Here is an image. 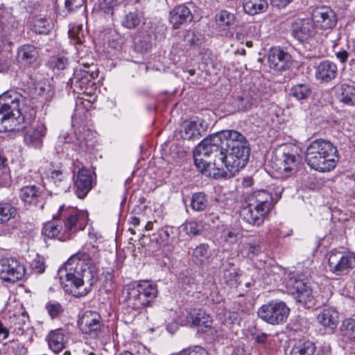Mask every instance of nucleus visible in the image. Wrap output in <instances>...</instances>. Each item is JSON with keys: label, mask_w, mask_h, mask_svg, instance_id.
<instances>
[{"label": "nucleus", "mask_w": 355, "mask_h": 355, "mask_svg": "<svg viewBox=\"0 0 355 355\" xmlns=\"http://www.w3.org/2000/svg\"><path fill=\"white\" fill-rule=\"evenodd\" d=\"M58 276L67 292L76 297H83L91 291L94 266L73 255L59 268Z\"/></svg>", "instance_id": "1"}, {"label": "nucleus", "mask_w": 355, "mask_h": 355, "mask_svg": "<svg viewBox=\"0 0 355 355\" xmlns=\"http://www.w3.org/2000/svg\"><path fill=\"white\" fill-rule=\"evenodd\" d=\"M24 101L22 95L14 90L0 96V132L20 131L31 123L32 117L26 118L20 107Z\"/></svg>", "instance_id": "2"}, {"label": "nucleus", "mask_w": 355, "mask_h": 355, "mask_svg": "<svg viewBox=\"0 0 355 355\" xmlns=\"http://www.w3.org/2000/svg\"><path fill=\"white\" fill-rule=\"evenodd\" d=\"M338 157V150L331 142L319 139L307 146L305 162L315 171L327 172L336 167Z\"/></svg>", "instance_id": "3"}, {"label": "nucleus", "mask_w": 355, "mask_h": 355, "mask_svg": "<svg viewBox=\"0 0 355 355\" xmlns=\"http://www.w3.org/2000/svg\"><path fill=\"white\" fill-rule=\"evenodd\" d=\"M157 292L155 284L148 281L135 282L124 286L123 295L128 306L139 310L150 306L157 297Z\"/></svg>", "instance_id": "4"}, {"label": "nucleus", "mask_w": 355, "mask_h": 355, "mask_svg": "<svg viewBox=\"0 0 355 355\" xmlns=\"http://www.w3.org/2000/svg\"><path fill=\"white\" fill-rule=\"evenodd\" d=\"M248 207L243 209V214H250V218H245V222H255L264 216L270 210L272 204V197L267 190L254 191L245 198Z\"/></svg>", "instance_id": "5"}, {"label": "nucleus", "mask_w": 355, "mask_h": 355, "mask_svg": "<svg viewBox=\"0 0 355 355\" xmlns=\"http://www.w3.org/2000/svg\"><path fill=\"white\" fill-rule=\"evenodd\" d=\"M203 144L207 149L206 151L202 150V153L208 155V159H211L212 170L216 171L214 175L220 178L219 173L225 171L227 149L216 133L205 138Z\"/></svg>", "instance_id": "6"}, {"label": "nucleus", "mask_w": 355, "mask_h": 355, "mask_svg": "<svg viewBox=\"0 0 355 355\" xmlns=\"http://www.w3.org/2000/svg\"><path fill=\"white\" fill-rule=\"evenodd\" d=\"M287 287L290 293L294 295L295 300L307 309L320 306L324 304L323 301H320L321 296L313 293L308 282L295 276L290 278Z\"/></svg>", "instance_id": "7"}, {"label": "nucleus", "mask_w": 355, "mask_h": 355, "mask_svg": "<svg viewBox=\"0 0 355 355\" xmlns=\"http://www.w3.org/2000/svg\"><path fill=\"white\" fill-rule=\"evenodd\" d=\"M257 314L259 318L270 324H282L288 319L290 309L284 302L273 300L262 305Z\"/></svg>", "instance_id": "8"}, {"label": "nucleus", "mask_w": 355, "mask_h": 355, "mask_svg": "<svg viewBox=\"0 0 355 355\" xmlns=\"http://www.w3.org/2000/svg\"><path fill=\"white\" fill-rule=\"evenodd\" d=\"M78 327L83 334L92 338H100L103 333L104 325L101 315L94 311H86L79 318Z\"/></svg>", "instance_id": "9"}, {"label": "nucleus", "mask_w": 355, "mask_h": 355, "mask_svg": "<svg viewBox=\"0 0 355 355\" xmlns=\"http://www.w3.org/2000/svg\"><path fill=\"white\" fill-rule=\"evenodd\" d=\"M329 270L336 275H344L355 267V256L350 252L331 251L328 259Z\"/></svg>", "instance_id": "10"}, {"label": "nucleus", "mask_w": 355, "mask_h": 355, "mask_svg": "<svg viewBox=\"0 0 355 355\" xmlns=\"http://www.w3.org/2000/svg\"><path fill=\"white\" fill-rule=\"evenodd\" d=\"M26 274L25 266L15 258L0 259V279L4 282L15 283Z\"/></svg>", "instance_id": "11"}, {"label": "nucleus", "mask_w": 355, "mask_h": 355, "mask_svg": "<svg viewBox=\"0 0 355 355\" xmlns=\"http://www.w3.org/2000/svg\"><path fill=\"white\" fill-rule=\"evenodd\" d=\"M45 175L57 189V192H67L69 189L68 173L61 163H50L45 170Z\"/></svg>", "instance_id": "12"}, {"label": "nucleus", "mask_w": 355, "mask_h": 355, "mask_svg": "<svg viewBox=\"0 0 355 355\" xmlns=\"http://www.w3.org/2000/svg\"><path fill=\"white\" fill-rule=\"evenodd\" d=\"M98 75L96 65L94 63H82L79 69H76L73 78H71V84L76 88L85 92L84 89L89 85H92V80Z\"/></svg>", "instance_id": "13"}, {"label": "nucleus", "mask_w": 355, "mask_h": 355, "mask_svg": "<svg viewBox=\"0 0 355 355\" xmlns=\"http://www.w3.org/2000/svg\"><path fill=\"white\" fill-rule=\"evenodd\" d=\"M218 137H220L223 145L230 150L236 151L237 153H250V147L246 138L240 132L236 130H225L216 132Z\"/></svg>", "instance_id": "14"}, {"label": "nucleus", "mask_w": 355, "mask_h": 355, "mask_svg": "<svg viewBox=\"0 0 355 355\" xmlns=\"http://www.w3.org/2000/svg\"><path fill=\"white\" fill-rule=\"evenodd\" d=\"M297 163L296 155L285 148L276 155L275 160L272 162V166L283 177L287 178L296 172Z\"/></svg>", "instance_id": "15"}, {"label": "nucleus", "mask_w": 355, "mask_h": 355, "mask_svg": "<svg viewBox=\"0 0 355 355\" xmlns=\"http://www.w3.org/2000/svg\"><path fill=\"white\" fill-rule=\"evenodd\" d=\"M250 153H239L234 150H227L225 171L220 173V178L229 179L234 177L241 168H244L249 160Z\"/></svg>", "instance_id": "16"}, {"label": "nucleus", "mask_w": 355, "mask_h": 355, "mask_svg": "<svg viewBox=\"0 0 355 355\" xmlns=\"http://www.w3.org/2000/svg\"><path fill=\"white\" fill-rule=\"evenodd\" d=\"M292 35L300 42H309L316 37V30L309 19H296L291 23Z\"/></svg>", "instance_id": "17"}, {"label": "nucleus", "mask_w": 355, "mask_h": 355, "mask_svg": "<svg viewBox=\"0 0 355 355\" xmlns=\"http://www.w3.org/2000/svg\"><path fill=\"white\" fill-rule=\"evenodd\" d=\"M311 21L315 29L331 30L336 25L337 17L329 7L320 6L313 10Z\"/></svg>", "instance_id": "18"}, {"label": "nucleus", "mask_w": 355, "mask_h": 355, "mask_svg": "<svg viewBox=\"0 0 355 355\" xmlns=\"http://www.w3.org/2000/svg\"><path fill=\"white\" fill-rule=\"evenodd\" d=\"M179 323L181 325L189 326L197 329L198 332L205 333L211 327L212 320L209 315L199 310L193 312L187 311L184 318H180Z\"/></svg>", "instance_id": "19"}, {"label": "nucleus", "mask_w": 355, "mask_h": 355, "mask_svg": "<svg viewBox=\"0 0 355 355\" xmlns=\"http://www.w3.org/2000/svg\"><path fill=\"white\" fill-rule=\"evenodd\" d=\"M78 223H44L42 235L49 239L60 236L59 239H69L76 232Z\"/></svg>", "instance_id": "20"}, {"label": "nucleus", "mask_w": 355, "mask_h": 355, "mask_svg": "<svg viewBox=\"0 0 355 355\" xmlns=\"http://www.w3.org/2000/svg\"><path fill=\"white\" fill-rule=\"evenodd\" d=\"M207 123L204 120L184 121L180 130L182 139L189 141L199 140L206 132Z\"/></svg>", "instance_id": "21"}, {"label": "nucleus", "mask_w": 355, "mask_h": 355, "mask_svg": "<svg viewBox=\"0 0 355 355\" xmlns=\"http://www.w3.org/2000/svg\"><path fill=\"white\" fill-rule=\"evenodd\" d=\"M291 55L280 48H271L268 55V62L270 69L276 71H282L290 68Z\"/></svg>", "instance_id": "22"}, {"label": "nucleus", "mask_w": 355, "mask_h": 355, "mask_svg": "<svg viewBox=\"0 0 355 355\" xmlns=\"http://www.w3.org/2000/svg\"><path fill=\"white\" fill-rule=\"evenodd\" d=\"M76 193L79 198H84L93 187L92 172L85 168H80L75 179Z\"/></svg>", "instance_id": "23"}, {"label": "nucleus", "mask_w": 355, "mask_h": 355, "mask_svg": "<svg viewBox=\"0 0 355 355\" xmlns=\"http://www.w3.org/2000/svg\"><path fill=\"white\" fill-rule=\"evenodd\" d=\"M46 133V128L44 124L37 123L26 132L24 135V142L31 148L41 149Z\"/></svg>", "instance_id": "24"}, {"label": "nucleus", "mask_w": 355, "mask_h": 355, "mask_svg": "<svg viewBox=\"0 0 355 355\" xmlns=\"http://www.w3.org/2000/svg\"><path fill=\"white\" fill-rule=\"evenodd\" d=\"M192 19V12L184 4L175 6L169 12V22L175 29L191 21Z\"/></svg>", "instance_id": "25"}, {"label": "nucleus", "mask_w": 355, "mask_h": 355, "mask_svg": "<svg viewBox=\"0 0 355 355\" xmlns=\"http://www.w3.org/2000/svg\"><path fill=\"white\" fill-rule=\"evenodd\" d=\"M337 70V66L335 63L324 60L316 67L315 77L319 80L328 83L336 78Z\"/></svg>", "instance_id": "26"}, {"label": "nucleus", "mask_w": 355, "mask_h": 355, "mask_svg": "<svg viewBox=\"0 0 355 355\" xmlns=\"http://www.w3.org/2000/svg\"><path fill=\"white\" fill-rule=\"evenodd\" d=\"M336 97L344 105L355 106L354 84L342 83L336 89Z\"/></svg>", "instance_id": "27"}, {"label": "nucleus", "mask_w": 355, "mask_h": 355, "mask_svg": "<svg viewBox=\"0 0 355 355\" xmlns=\"http://www.w3.org/2000/svg\"><path fill=\"white\" fill-rule=\"evenodd\" d=\"M49 348L55 354L60 352L65 347L64 330L57 329L49 332L46 337Z\"/></svg>", "instance_id": "28"}, {"label": "nucleus", "mask_w": 355, "mask_h": 355, "mask_svg": "<svg viewBox=\"0 0 355 355\" xmlns=\"http://www.w3.org/2000/svg\"><path fill=\"white\" fill-rule=\"evenodd\" d=\"M312 94L313 87L309 83L295 84L290 90V96L301 103L306 102L311 97Z\"/></svg>", "instance_id": "29"}, {"label": "nucleus", "mask_w": 355, "mask_h": 355, "mask_svg": "<svg viewBox=\"0 0 355 355\" xmlns=\"http://www.w3.org/2000/svg\"><path fill=\"white\" fill-rule=\"evenodd\" d=\"M19 198L24 202L34 205H37L42 199L40 188L35 185L22 187L19 191Z\"/></svg>", "instance_id": "30"}, {"label": "nucleus", "mask_w": 355, "mask_h": 355, "mask_svg": "<svg viewBox=\"0 0 355 355\" xmlns=\"http://www.w3.org/2000/svg\"><path fill=\"white\" fill-rule=\"evenodd\" d=\"M206 151V146L203 144V140L193 150V159L197 168L203 172L207 168L212 169L211 159H208V155L202 153V148Z\"/></svg>", "instance_id": "31"}, {"label": "nucleus", "mask_w": 355, "mask_h": 355, "mask_svg": "<svg viewBox=\"0 0 355 355\" xmlns=\"http://www.w3.org/2000/svg\"><path fill=\"white\" fill-rule=\"evenodd\" d=\"M39 53L32 45H23L18 50V60L24 65H30L37 59Z\"/></svg>", "instance_id": "32"}, {"label": "nucleus", "mask_w": 355, "mask_h": 355, "mask_svg": "<svg viewBox=\"0 0 355 355\" xmlns=\"http://www.w3.org/2000/svg\"><path fill=\"white\" fill-rule=\"evenodd\" d=\"M317 319L324 327L333 329L337 326L338 314L334 309L327 308L318 314Z\"/></svg>", "instance_id": "33"}, {"label": "nucleus", "mask_w": 355, "mask_h": 355, "mask_svg": "<svg viewBox=\"0 0 355 355\" xmlns=\"http://www.w3.org/2000/svg\"><path fill=\"white\" fill-rule=\"evenodd\" d=\"M243 7L246 14L255 15L265 12L268 8V3L267 0H243Z\"/></svg>", "instance_id": "34"}, {"label": "nucleus", "mask_w": 355, "mask_h": 355, "mask_svg": "<svg viewBox=\"0 0 355 355\" xmlns=\"http://www.w3.org/2000/svg\"><path fill=\"white\" fill-rule=\"evenodd\" d=\"M315 352V344L308 340H299L293 345L291 355H314Z\"/></svg>", "instance_id": "35"}, {"label": "nucleus", "mask_w": 355, "mask_h": 355, "mask_svg": "<svg viewBox=\"0 0 355 355\" xmlns=\"http://www.w3.org/2000/svg\"><path fill=\"white\" fill-rule=\"evenodd\" d=\"M257 102L256 98L248 92H243L241 95L234 98L232 102V106L238 111L248 110Z\"/></svg>", "instance_id": "36"}, {"label": "nucleus", "mask_w": 355, "mask_h": 355, "mask_svg": "<svg viewBox=\"0 0 355 355\" xmlns=\"http://www.w3.org/2000/svg\"><path fill=\"white\" fill-rule=\"evenodd\" d=\"M75 256L85 260L86 263H91V266H93L99 259V250L96 245L86 244L82 250Z\"/></svg>", "instance_id": "37"}, {"label": "nucleus", "mask_w": 355, "mask_h": 355, "mask_svg": "<svg viewBox=\"0 0 355 355\" xmlns=\"http://www.w3.org/2000/svg\"><path fill=\"white\" fill-rule=\"evenodd\" d=\"M215 21L218 27L225 29L234 24L235 15L227 10H222L216 15Z\"/></svg>", "instance_id": "38"}, {"label": "nucleus", "mask_w": 355, "mask_h": 355, "mask_svg": "<svg viewBox=\"0 0 355 355\" xmlns=\"http://www.w3.org/2000/svg\"><path fill=\"white\" fill-rule=\"evenodd\" d=\"M20 218L17 209L8 203L0 204V222H8Z\"/></svg>", "instance_id": "39"}, {"label": "nucleus", "mask_w": 355, "mask_h": 355, "mask_svg": "<svg viewBox=\"0 0 355 355\" xmlns=\"http://www.w3.org/2000/svg\"><path fill=\"white\" fill-rule=\"evenodd\" d=\"M340 330L345 342H355V320L352 318L344 320Z\"/></svg>", "instance_id": "40"}, {"label": "nucleus", "mask_w": 355, "mask_h": 355, "mask_svg": "<svg viewBox=\"0 0 355 355\" xmlns=\"http://www.w3.org/2000/svg\"><path fill=\"white\" fill-rule=\"evenodd\" d=\"M76 210L69 207L61 206L56 214L53 216V220H63L66 222H76Z\"/></svg>", "instance_id": "41"}, {"label": "nucleus", "mask_w": 355, "mask_h": 355, "mask_svg": "<svg viewBox=\"0 0 355 355\" xmlns=\"http://www.w3.org/2000/svg\"><path fill=\"white\" fill-rule=\"evenodd\" d=\"M209 257V246L207 244H201L193 250V260L196 264H202Z\"/></svg>", "instance_id": "42"}, {"label": "nucleus", "mask_w": 355, "mask_h": 355, "mask_svg": "<svg viewBox=\"0 0 355 355\" xmlns=\"http://www.w3.org/2000/svg\"><path fill=\"white\" fill-rule=\"evenodd\" d=\"M45 309L52 320L59 318L64 312L63 306L55 300H49L45 305Z\"/></svg>", "instance_id": "43"}, {"label": "nucleus", "mask_w": 355, "mask_h": 355, "mask_svg": "<svg viewBox=\"0 0 355 355\" xmlns=\"http://www.w3.org/2000/svg\"><path fill=\"white\" fill-rule=\"evenodd\" d=\"M207 206V198L204 193H195L191 199V208L198 211L204 210Z\"/></svg>", "instance_id": "44"}, {"label": "nucleus", "mask_w": 355, "mask_h": 355, "mask_svg": "<svg viewBox=\"0 0 355 355\" xmlns=\"http://www.w3.org/2000/svg\"><path fill=\"white\" fill-rule=\"evenodd\" d=\"M53 28V24L50 19L40 18L35 19L33 30L37 34H48Z\"/></svg>", "instance_id": "45"}, {"label": "nucleus", "mask_w": 355, "mask_h": 355, "mask_svg": "<svg viewBox=\"0 0 355 355\" xmlns=\"http://www.w3.org/2000/svg\"><path fill=\"white\" fill-rule=\"evenodd\" d=\"M223 236L225 241L230 243H234L239 239L242 238V228L239 225H234V227H231L230 230H224Z\"/></svg>", "instance_id": "46"}, {"label": "nucleus", "mask_w": 355, "mask_h": 355, "mask_svg": "<svg viewBox=\"0 0 355 355\" xmlns=\"http://www.w3.org/2000/svg\"><path fill=\"white\" fill-rule=\"evenodd\" d=\"M140 22L141 17L137 11L130 12L121 20L122 25L129 29L137 27Z\"/></svg>", "instance_id": "47"}, {"label": "nucleus", "mask_w": 355, "mask_h": 355, "mask_svg": "<svg viewBox=\"0 0 355 355\" xmlns=\"http://www.w3.org/2000/svg\"><path fill=\"white\" fill-rule=\"evenodd\" d=\"M239 275L236 268H232L224 271L223 279L231 288H236L239 285Z\"/></svg>", "instance_id": "48"}, {"label": "nucleus", "mask_w": 355, "mask_h": 355, "mask_svg": "<svg viewBox=\"0 0 355 355\" xmlns=\"http://www.w3.org/2000/svg\"><path fill=\"white\" fill-rule=\"evenodd\" d=\"M261 251V248L260 245L255 243H246L240 249L241 253L250 259H253L254 257L257 256Z\"/></svg>", "instance_id": "49"}, {"label": "nucleus", "mask_w": 355, "mask_h": 355, "mask_svg": "<svg viewBox=\"0 0 355 355\" xmlns=\"http://www.w3.org/2000/svg\"><path fill=\"white\" fill-rule=\"evenodd\" d=\"M119 5L118 0H99L98 6L101 10L107 15H112L114 10Z\"/></svg>", "instance_id": "50"}, {"label": "nucleus", "mask_w": 355, "mask_h": 355, "mask_svg": "<svg viewBox=\"0 0 355 355\" xmlns=\"http://www.w3.org/2000/svg\"><path fill=\"white\" fill-rule=\"evenodd\" d=\"M49 64L53 69L64 70L69 65V61L64 56H56L51 58Z\"/></svg>", "instance_id": "51"}, {"label": "nucleus", "mask_w": 355, "mask_h": 355, "mask_svg": "<svg viewBox=\"0 0 355 355\" xmlns=\"http://www.w3.org/2000/svg\"><path fill=\"white\" fill-rule=\"evenodd\" d=\"M33 272L37 275L43 273L46 269L44 258L37 254V257L31 261L30 264Z\"/></svg>", "instance_id": "52"}, {"label": "nucleus", "mask_w": 355, "mask_h": 355, "mask_svg": "<svg viewBox=\"0 0 355 355\" xmlns=\"http://www.w3.org/2000/svg\"><path fill=\"white\" fill-rule=\"evenodd\" d=\"M69 37L74 44H80L84 41V31L82 26H73L69 30Z\"/></svg>", "instance_id": "53"}, {"label": "nucleus", "mask_w": 355, "mask_h": 355, "mask_svg": "<svg viewBox=\"0 0 355 355\" xmlns=\"http://www.w3.org/2000/svg\"><path fill=\"white\" fill-rule=\"evenodd\" d=\"M11 182L10 169L6 165L0 168V187H8L11 184Z\"/></svg>", "instance_id": "54"}, {"label": "nucleus", "mask_w": 355, "mask_h": 355, "mask_svg": "<svg viewBox=\"0 0 355 355\" xmlns=\"http://www.w3.org/2000/svg\"><path fill=\"white\" fill-rule=\"evenodd\" d=\"M179 355H209V354L205 348L195 346L193 348L184 349Z\"/></svg>", "instance_id": "55"}, {"label": "nucleus", "mask_w": 355, "mask_h": 355, "mask_svg": "<svg viewBox=\"0 0 355 355\" xmlns=\"http://www.w3.org/2000/svg\"><path fill=\"white\" fill-rule=\"evenodd\" d=\"M241 320V312L232 311L227 313L225 318V323L230 324H239Z\"/></svg>", "instance_id": "56"}, {"label": "nucleus", "mask_w": 355, "mask_h": 355, "mask_svg": "<svg viewBox=\"0 0 355 355\" xmlns=\"http://www.w3.org/2000/svg\"><path fill=\"white\" fill-rule=\"evenodd\" d=\"M83 0H64V8L67 13L80 8L83 5Z\"/></svg>", "instance_id": "57"}, {"label": "nucleus", "mask_w": 355, "mask_h": 355, "mask_svg": "<svg viewBox=\"0 0 355 355\" xmlns=\"http://www.w3.org/2000/svg\"><path fill=\"white\" fill-rule=\"evenodd\" d=\"M250 335L255 340L256 343L259 344H265L266 343L269 335L266 333L261 332L259 331L255 330L254 332L251 331Z\"/></svg>", "instance_id": "58"}, {"label": "nucleus", "mask_w": 355, "mask_h": 355, "mask_svg": "<svg viewBox=\"0 0 355 355\" xmlns=\"http://www.w3.org/2000/svg\"><path fill=\"white\" fill-rule=\"evenodd\" d=\"M202 227L199 223H186L184 230L187 234L198 235L202 231Z\"/></svg>", "instance_id": "59"}, {"label": "nucleus", "mask_w": 355, "mask_h": 355, "mask_svg": "<svg viewBox=\"0 0 355 355\" xmlns=\"http://www.w3.org/2000/svg\"><path fill=\"white\" fill-rule=\"evenodd\" d=\"M89 238L94 242L101 241L103 236L101 232L96 230L93 227H89L88 230Z\"/></svg>", "instance_id": "60"}, {"label": "nucleus", "mask_w": 355, "mask_h": 355, "mask_svg": "<svg viewBox=\"0 0 355 355\" xmlns=\"http://www.w3.org/2000/svg\"><path fill=\"white\" fill-rule=\"evenodd\" d=\"M184 41L187 44L190 46L198 44V39H196V35L193 31L187 32V33L184 35Z\"/></svg>", "instance_id": "61"}, {"label": "nucleus", "mask_w": 355, "mask_h": 355, "mask_svg": "<svg viewBox=\"0 0 355 355\" xmlns=\"http://www.w3.org/2000/svg\"><path fill=\"white\" fill-rule=\"evenodd\" d=\"M28 329V324L25 321H23L22 324L20 323L16 324L14 331L17 335H23Z\"/></svg>", "instance_id": "62"}, {"label": "nucleus", "mask_w": 355, "mask_h": 355, "mask_svg": "<svg viewBox=\"0 0 355 355\" xmlns=\"http://www.w3.org/2000/svg\"><path fill=\"white\" fill-rule=\"evenodd\" d=\"M228 350H231L230 355H245V353L243 347L241 345L229 348Z\"/></svg>", "instance_id": "63"}, {"label": "nucleus", "mask_w": 355, "mask_h": 355, "mask_svg": "<svg viewBox=\"0 0 355 355\" xmlns=\"http://www.w3.org/2000/svg\"><path fill=\"white\" fill-rule=\"evenodd\" d=\"M336 58L342 62L345 63L348 57L349 54L346 51H340L336 53Z\"/></svg>", "instance_id": "64"}]
</instances>
